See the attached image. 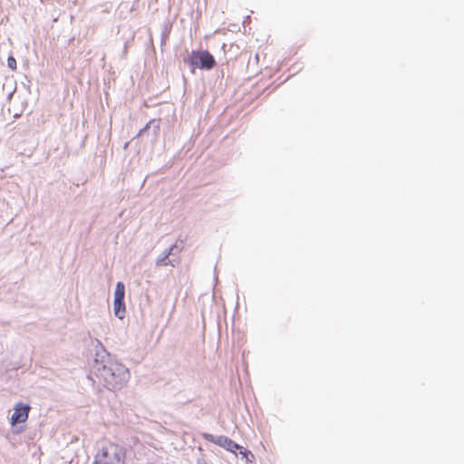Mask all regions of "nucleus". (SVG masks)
Segmentation results:
<instances>
[{
	"label": "nucleus",
	"instance_id": "f257e3e1",
	"mask_svg": "<svg viewBox=\"0 0 464 464\" xmlns=\"http://www.w3.org/2000/svg\"><path fill=\"white\" fill-rule=\"evenodd\" d=\"M129 370L118 362L111 361L103 365L101 377L110 390L121 389L128 381Z\"/></svg>",
	"mask_w": 464,
	"mask_h": 464
},
{
	"label": "nucleus",
	"instance_id": "f03ea898",
	"mask_svg": "<svg viewBox=\"0 0 464 464\" xmlns=\"http://www.w3.org/2000/svg\"><path fill=\"white\" fill-rule=\"evenodd\" d=\"M93 464H127V450L119 443L109 442L96 453Z\"/></svg>",
	"mask_w": 464,
	"mask_h": 464
},
{
	"label": "nucleus",
	"instance_id": "7ed1b4c3",
	"mask_svg": "<svg viewBox=\"0 0 464 464\" xmlns=\"http://www.w3.org/2000/svg\"><path fill=\"white\" fill-rule=\"evenodd\" d=\"M190 60L192 65L199 64L201 69L210 70L216 64L215 58L208 51L192 52Z\"/></svg>",
	"mask_w": 464,
	"mask_h": 464
},
{
	"label": "nucleus",
	"instance_id": "20e7f679",
	"mask_svg": "<svg viewBox=\"0 0 464 464\" xmlns=\"http://www.w3.org/2000/svg\"><path fill=\"white\" fill-rule=\"evenodd\" d=\"M202 437L209 441V442H212L214 444H217L231 452H236L237 450H241L243 449L242 447H240L238 444H237L235 441H233L232 440L228 439L227 437L226 436H219V437H215L214 435L212 434H209V433H204L202 435Z\"/></svg>",
	"mask_w": 464,
	"mask_h": 464
},
{
	"label": "nucleus",
	"instance_id": "39448f33",
	"mask_svg": "<svg viewBox=\"0 0 464 464\" xmlns=\"http://www.w3.org/2000/svg\"><path fill=\"white\" fill-rule=\"evenodd\" d=\"M30 409L31 408L29 405L17 403L14 407V412L11 417L12 424L23 423L26 421V420L28 419Z\"/></svg>",
	"mask_w": 464,
	"mask_h": 464
},
{
	"label": "nucleus",
	"instance_id": "423d86ee",
	"mask_svg": "<svg viewBox=\"0 0 464 464\" xmlns=\"http://www.w3.org/2000/svg\"><path fill=\"white\" fill-rule=\"evenodd\" d=\"M113 311L115 316L120 319H123L125 316V304L123 301L114 300L113 302Z\"/></svg>",
	"mask_w": 464,
	"mask_h": 464
},
{
	"label": "nucleus",
	"instance_id": "0eeeda50",
	"mask_svg": "<svg viewBox=\"0 0 464 464\" xmlns=\"http://www.w3.org/2000/svg\"><path fill=\"white\" fill-rule=\"evenodd\" d=\"M125 295V286L122 282H118L116 284L115 292H114V300L123 301Z\"/></svg>",
	"mask_w": 464,
	"mask_h": 464
},
{
	"label": "nucleus",
	"instance_id": "6e6552de",
	"mask_svg": "<svg viewBox=\"0 0 464 464\" xmlns=\"http://www.w3.org/2000/svg\"><path fill=\"white\" fill-rule=\"evenodd\" d=\"M7 64H8V66L11 69L14 70L16 68V61H15V59L14 57H12V56L8 57Z\"/></svg>",
	"mask_w": 464,
	"mask_h": 464
}]
</instances>
